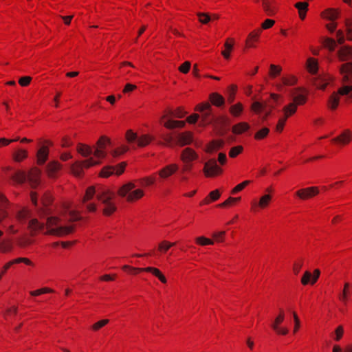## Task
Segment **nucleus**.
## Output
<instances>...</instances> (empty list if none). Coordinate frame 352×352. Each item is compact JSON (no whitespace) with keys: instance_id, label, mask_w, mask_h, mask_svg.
Wrapping results in <instances>:
<instances>
[{"instance_id":"obj_1","label":"nucleus","mask_w":352,"mask_h":352,"mask_svg":"<svg viewBox=\"0 0 352 352\" xmlns=\"http://www.w3.org/2000/svg\"><path fill=\"white\" fill-rule=\"evenodd\" d=\"M60 221V219L58 217H47L45 224V228L46 230L43 234L45 235L63 237L75 232V225L61 226Z\"/></svg>"},{"instance_id":"obj_39","label":"nucleus","mask_w":352,"mask_h":352,"mask_svg":"<svg viewBox=\"0 0 352 352\" xmlns=\"http://www.w3.org/2000/svg\"><path fill=\"white\" fill-rule=\"evenodd\" d=\"M350 287L351 285L349 283H345L344 284L342 293L338 296L339 300L341 301L344 305L347 304V302L349 301V299L351 296Z\"/></svg>"},{"instance_id":"obj_13","label":"nucleus","mask_w":352,"mask_h":352,"mask_svg":"<svg viewBox=\"0 0 352 352\" xmlns=\"http://www.w3.org/2000/svg\"><path fill=\"white\" fill-rule=\"evenodd\" d=\"M319 188L317 186H311L300 188L296 190L294 195L301 200L311 199L319 194Z\"/></svg>"},{"instance_id":"obj_21","label":"nucleus","mask_w":352,"mask_h":352,"mask_svg":"<svg viewBox=\"0 0 352 352\" xmlns=\"http://www.w3.org/2000/svg\"><path fill=\"white\" fill-rule=\"evenodd\" d=\"M192 141L193 133L190 131H184L177 134L175 144L179 146H184L190 144Z\"/></svg>"},{"instance_id":"obj_7","label":"nucleus","mask_w":352,"mask_h":352,"mask_svg":"<svg viewBox=\"0 0 352 352\" xmlns=\"http://www.w3.org/2000/svg\"><path fill=\"white\" fill-rule=\"evenodd\" d=\"M176 245L175 242H170L167 240L160 241L156 249L151 250L149 252L144 254H135L134 256L140 258L142 256H157L166 254L172 247Z\"/></svg>"},{"instance_id":"obj_33","label":"nucleus","mask_w":352,"mask_h":352,"mask_svg":"<svg viewBox=\"0 0 352 352\" xmlns=\"http://www.w3.org/2000/svg\"><path fill=\"white\" fill-rule=\"evenodd\" d=\"M156 181L155 175H152L148 177H144L138 179H135L133 182L137 184V186L141 187H148L155 184Z\"/></svg>"},{"instance_id":"obj_38","label":"nucleus","mask_w":352,"mask_h":352,"mask_svg":"<svg viewBox=\"0 0 352 352\" xmlns=\"http://www.w3.org/2000/svg\"><path fill=\"white\" fill-rule=\"evenodd\" d=\"M30 215L31 211L27 207H24L17 212L16 219L19 223H24L26 219L30 217Z\"/></svg>"},{"instance_id":"obj_24","label":"nucleus","mask_w":352,"mask_h":352,"mask_svg":"<svg viewBox=\"0 0 352 352\" xmlns=\"http://www.w3.org/2000/svg\"><path fill=\"white\" fill-rule=\"evenodd\" d=\"M32 236H36L45 230V223L40 222L37 219H32L28 223V226Z\"/></svg>"},{"instance_id":"obj_53","label":"nucleus","mask_w":352,"mask_h":352,"mask_svg":"<svg viewBox=\"0 0 352 352\" xmlns=\"http://www.w3.org/2000/svg\"><path fill=\"white\" fill-rule=\"evenodd\" d=\"M270 133V129L267 127H263L258 130L254 135L255 140L260 141L266 138Z\"/></svg>"},{"instance_id":"obj_5","label":"nucleus","mask_w":352,"mask_h":352,"mask_svg":"<svg viewBox=\"0 0 352 352\" xmlns=\"http://www.w3.org/2000/svg\"><path fill=\"white\" fill-rule=\"evenodd\" d=\"M40 148L36 152V164L39 166L43 165L48 160L50 153V147L53 146V143L50 140L39 139L38 141Z\"/></svg>"},{"instance_id":"obj_56","label":"nucleus","mask_w":352,"mask_h":352,"mask_svg":"<svg viewBox=\"0 0 352 352\" xmlns=\"http://www.w3.org/2000/svg\"><path fill=\"white\" fill-rule=\"evenodd\" d=\"M252 182L251 180H245L243 182L237 184L235 187H234L230 193L232 195L237 194L238 192L242 191L245 187H247L249 184Z\"/></svg>"},{"instance_id":"obj_9","label":"nucleus","mask_w":352,"mask_h":352,"mask_svg":"<svg viewBox=\"0 0 352 352\" xmlns=\"http://www.w3.org/2000/svg\"><path fill=\"white\" fill-rule=\"evenodd\" d=\"M110 144V139L107 136H101L96 142V145L94 147V158L96 160H100L102 162V160L105 158L107 156V152L105 151L106 147Z\"/></svg>"},{"instance_id":"obj_61","label":"nucleus","mask_w":352,"mask_h":352,"mask_svg":"<svg viewBox=\"0 0 352 352\" xmlns=\"http://www.w3.org/2000/svg\"><path fill=\"white\" fill-rule=\"evenodd\" d=\"M281 71L282 67L280 65L271 64L270 66L269 75L271 78H274L280 74Z\"/></svg>"},{"instance_id":"obj_11","label":"nucleus","mask_w":352,"mask_h":352,"mask_svg":"<svg viewBox=\"0 0 352 352\" xmlns=\"http://www.w3.org/2000/svg\"><path fill=\"white\" fill-rule=\"evenodd\" d=\"M272 200V196L270 194L264 195L259 199V201L253 199L250 202V211L258 212L260 210L266 209Z\"/></svg>"},{"instance_id":"obj_64","label":"nucleus","mask_w":352,"mask_h":352,"mask_svg":"<svg viewBox=\"0 0 352 352\" xmlns=\"http://www.w3.org/2000/svg\"><path fill=\"white\" fill-rule=\"evenodd\" d=\"M167 113H168L170 116H173L178 118H182L186 116L187 112L184 111V109L182 107H179L175 109L173 111H168Z\"/></svg>"},{"instance_id":"obj_4","label":"nucleus","mask_w":352,"mask_h":352,"mask_svg":"<svg viewBox=\"0 0 352 352\" xmlns=\"http://www.w3.org/2000/svg\"><path fill=\"white\" fill-rule=\"evenodd\" d=\"M195 111L201 113L200 126H206L212 124L214 116L212 113L211 104L208 102L199 103L195 107Z\"/></svg>"},{"instance_id":"obj_45","label":"nucleus","mask_w":352,"mask_h":352,"mask_svg":"<svg viewBox=\"0 0 352 352\" xmlns=\"http://www.w3.org/2000/svg\"><path fill=\"white\" fill-rule=\"evenodd\" d=\"M76 150L78 153H80L83 157H87L90 155L91 153L94 154V151L92 148L89 146L84 144L79 143L76 146Z\"/></svg>"},{"instance_id":"obj_2","label":"nucleus","mask_w":352,"mask_h":352,"mask_svg":"<svg viewBox=\"0 0 352 352\" xmlns=\"http://www.w3.org/2000/svg\"><path fill=\"white\" fill-rule=\"evenodd\" d=\"M137 184L134 182H129L123 184L118 190L119 197L124 198L129 204H134L140 200L145 195L141 188H136Z\"/></svg>"},{"instance_id":"obj_57","label":"nucleus","mask_w":352,"mask_h":352,"mask_svg":"<svg viewBox=\"0 0 352 352\" xmlns=\"http://www.w3.org/2000/svg\"><path fill=\"white\" fill-rule=\"evenodd\" d=\"M109 322V319H102V320H100L95 322L94 324H93L91 326L90 329L91 331L96 332V331H98L99 330H100L102 328H103L107 324H108Z\"/></svg>"},{"instance_id":"obj_26","label":"nucleus","mask_w":352,"mask_h":352,"mask_svg":"<svg viewBox=\"0 0 352 352\" xmlns=\"http://www.w3.org/2000/svg\"><path fill=\"white\" fill-rule=\"evenodd\" d=\"M19 263H24L26 265L34 267V263L30 258L19 257L6 263L3 267H4V271H8L13 265Z\"/></svg>"},{"instance_id":"obj_23","label":"nucleus","mask_w":352,"mask_h":352,"mask_svg":"<svg viewBox=\"0 0 352 352\" xmlns=\"http://www.w3.org/2000/svg\"><path fill=\"white\" fill-rule=\"evenodd\" d=\"M340 73L342 75V83H352V62H348L341 65Z\"/></svg>"},{"instance_id":"obj_50","label":"nucleus","mask_w":352,"mask_h":352,"mask_svg":"<svg viewBox=\"0 0 352 352\" xmlns=\"http://www.w3.org/2000/svg\"><path fill=\"white\" fill-rule=\"evenodd\" d=\"M241 197H228L225 201L218 205V207L220 208H229L236 205L238 202L241 201Z\"/></svg>"},{"instance_id":"obj_35","label":"nucleus","mask_w":352,"mask_h":352,"mask_svg":"<svg viewBox=\"0 0 352 352\" xmlns=\"http://www.w3.org/2000/svg\"><path fill=\"white\" fill-rule=\"evenodd\" d=\"M250 129V125L246 122H239L232 127V132L234 135H241Z\"/></svg>"},{"instance_id":"obj_28","label":"nucleus","mask_w":352,"mask_h":352,"mask_svg":"<svg viewBox=\"0 0 352 352\" xmlns=\"http://www.w3.org/2000/svg\"><path fill=\"white\" fill-rule=\"evenodd\" d=\"M62 165L58 161L50 162L46 168L47 176L50 178H55L57 173L61 169Z\"/></svg>"},{"instance_id":"obj_15","label":"nucleus","mask_w":352,"mask_h":352,"mask_svg":"<svg viewBox=\"0 0 352 352\" xmlns=\"http://www.w3.org/2000/svg\"><path fill=\"white\" fill-rule=\"evenodd\" d=\"M331 142L335 145L345 146L352 142V131L345 129L337 137L331 139Z\"/></svg>"},{"instance_id":"obj_32","label":"nucleus","mask_w":352,"mask_h":352,"mask_svg":"<svg viewBox=\"0 0 352 352\" xmlns=\"http://www.w3.org/2000/svg\"><path fill=\"white\" fill-rule=\"evenodd\" d=\"M339 14L340 12L338 9L327 8L321 12L320 16L323 19L334 21L338 18Z\"/></svg>"},{"instance_id":"obj_30","label":"nucleus","mask_w":352,"mask_h":352,"mask_svg":"<svg viewBox=\"0 0 352 352\" xmlns=\"http://www.w3.org/2000/svg\"><path fill=\"white\" fill-rule=\"evenodd\" d=\"M221 195V193L219 191V190H218V189H216V190H214L210 192V193L208 195V196H206L199 203V206H202L204 205H208V204H211L212 202L218 200L220 198Z\"/></svg>"},{"instance_id":"obj_6","label":"nucleus","mask_w":352,"mask_h":352,"mask_svg":"<svg viewBox=\"0 0 352 352\" xmlns=\"http://www.w3.org/2000/svg\"><path fill=\"white\" fill-rule=\"evenodd\" d=\"M101 164L100 160H96L94 157H89L83 161H77L72 165L71 170L76 177H81L83 174V168H89L91 166Z\"/></svg>"},{"instance_id":"obj_29","label":"nucleus","mask_w":352,"mask_h":352,"mask_svg":"<svg viewBox=\"0 0 352 352\" xmlns=\"http://www.w3.org/2000/svg\"><path fill=\"white\" fill-rule=\"evenodd\" d=\"M332 80L333 78L330 75L325 74L316 79L314 85L318 89L324 90Z\"/></svg>"},{"instance_id":"obj_62","label":"nucleus","mask_w":352,"mask_h":352,"mask_svg":"<svg viewBox=\"0 0 352 352\" xmlns=\"http://www.w3.org/2000/svg\"><path fill=\"white\" fill-rule=\"evenodd\" d=\"M243 151V147L241 145L233 146L230 149L228 153L229 157L231 158H235L239 155L241 154Z\"/></svg>"},{"instance_id":"obj_54","label":"nucleus","mask_w":352,"mask_h":352,"mask_svg":"<svg viewBox=\"0 0 352 352\" xmlns=\"http://www.w3.org/2000/svg\"><path fill=\"white\" fill-rule=\"evenodd\" d=\"M195 242L197 245L201 246H206L214 244V241L212 239L207 238L204 236L196 237L195 239Z\"/></svg>"},{"instance_id":"obj_51","label":"nucleus","mask_w":352,"mask_h":352,"mask_svg":"<svg viewBox=\"0 0 352 352\" xmlns=\"http://www.w3.org/2000/svg\"><path fill=\"white\" fill-rule=\"evenodd\" d=\"M28 153L25 149H18L13 153V159L15 162H20L28 157Z\"/></svg>"},{"instance_id":"obj_3","label":"nucleus","mask_w":352,"mask_h":352,"mask_svg":"<svg viewBox=\"0 0 352 352\" xmlns=\"http://www.w3.org/2000/svg\"><path fill=\"white\" fill-rule=\"evenodd\" d=\"M199 159L197 153L190 147L183 149L180 153V160L183 165L181 168L182 173H190L193 168V163Z\"/></svg>"},{"instance_id":"obj_16","label":"nucleus","mask_w":352,"mask_h":352,"mask_svg":"<svg viewBox=\"0 0 352 352\" xmlns=\"http://www.w3.org/2000/svg\"><path fill=\"white\" fill-rule=\"evenodd\" d=\"M292 103L296 106H302L306 104L308 99V94L303 88L298 87L295 89L292 92Z\"/></svg>"},{"instance_id":"obj_10","label":"nucleus","mask_w":352,"mask_h":352,"mask_svg":"<svg viewBox=\"0 0 352 352\" xmlns=\"http://www.w3.org/2000/svg\"><path fill=\"white\" fill-rule=\"evenodd\" d=\"M285 316V314L284 310L283 309H280L278 315L271 324L272 329L277 335L286 336L289 333L288 328L280 326L283 322Z\"/></svg>"},{"instance_id":"obj_44","label":"nucleus","mask_w":352,"mask_h":352,"mask_svg":"<svg viewBox=\"0 0 352 352\" xmlns=\"http://www.w3.org/2000/svg\"><path fill=\"white\" fill-rule=\"evenodd\" d=\"M298 109V107L292 102L289 103L283 108V117L288 119L289 118L294 116Z\"/></svg>"},{"instance_id":"obj_8","label":"nucleus","mask_w":352,"mask_h":352,"mask_svg":"<svg viewBox=\"0 0 352 352\" xmlns=\"http://www.w3.org/2000/svg\"><path fill=\"white\" fill-rule=\"evenodd\" d=\"M203 172L206 177H216L223 174V170L217 163L215 159H210L204 166Z\"/></svg>"},{"instance_id":"obj_22","label":"nucleus","mask_w":352,"mask_h":352,"mask_svg":"<svg viewBox=\"0 0 352 352\" xmlns=\"http://www.w3.org/2000/svg\"><path fill=\"white\" fill-rule=\"evenodd\" d=\"M41 170L37 167H34L30 170L27 175L28 181L32 188H36L40 184Z\"/></svg>"},{"instance_id":"obj_43","label":"nucleus","mask_w":352,"mask_h":352,"mask_svg":"<svg viewBox=\"0 0 352 352\" xmlns=\"http://www.w3.org/2000/svg\"><path fill=\"white\" fill-rule=\"evenodd\" d=\"M155 140L154 136L150 134H144L138 137L137 143L139 147H144L148 145L153 140Z\"/></svg>"},{"instance_id":"obj_63","label":"nucleus","mask_w":352,"mask_h":352,"mask_svg":"<svg viewBox=\"0 0 352 352\" xmlns=\"http://www.w3.org/2000/svg\"><path fill=\"white\" fill-rule=\"evenodd\" d=\"M303 264H304V261L302 258H297L294 262L293 267H292V271L295 275H298L300 273L301 268L303 266Z\"/></svg>"},{"instance_id":"obj_36","label":"nucleus","mask_w":352,"mask_h":352,"mask_svg":"<svg viewBox=\"0 0 352 352\" xmlns=\"http://www.w3.org/2000/svg\"><path fill=\"white\" fill-rule=\"evenodd\" d=\"M209 100L212 104L220 107L225 104L224 98L219 94L214 92L209 95Z\"/></svg>"},{"instance_id":"obj_20","label":"nucleus","mask_w":352,"mask_h":352,"mask_svg":"<svg viewBox=\"0 0 352 352\" xmlns=\"http://www.w3.org/2000/svg\"><path fill=\"white\" fill-rule=\"evenodd\" d=\"M170 115L168 113H166L162 116L160 118L161 124H163L164 126L168 129H173L177 128H183L184 127L186 122L182 120H173L170 119H167V118Z\"/></svg>"},{"instance_id":"obj_25","label":"nucleus","mask_w":352,"mask_h":352,"mask_svg":"<svg viewBox=\"0 0 352 352\" xmlns=\"http://www.w3.org/2000/svg\"><path fill=\"white\" fill-rule=\"evenodd\" d=\"M179 169V166L177 164H170L165 166L158 172V175L162 179H167L174 175Z\"/></svg>"},{"instance_id":"obj_55","label":"nucleus","mask_w":352,"mask_h":352,"mask_svg":"<svg viewBox=\"0 0 352 352\" xmlns=\"http://www.w3.org/2000/svg\"><path fill=\"white\" fill-rule=\"evenodd\" d=\"M13 248L12 242L10 240H4L0 242V252L8 253Z\"/></svg>"},{"instance_id":"obj_40","label":"nucleus","mask_w":352,"mask_h":352,"mask_svg":"<svg viewBox=\"0 0 352 352\" xmlns=\"http://www.w3.org/2000/svg\"><path fill=\"white\" fill-rule=\"evenodd\" d=\"M339 103L340 96L338 94L333 92L328 99L327 107L330 110L334 111L338 108Z\"/></svg>"},{"instance_id":"obj_60","label":"nucleus","mask_w":352,"mask_h":352,"mask_svg":"<svg viewBox=\"0 0 352 352\" xmlns=\"http://www.w3.org/2000/svg\"><path fill=\"white\" fill-rule=\"evenodd\" d=\"M122 269L124 272L135 275L141 272H144V267H135L128 265L122 266Z\"/></svg>"},{"instance_id":"obj_19","label":"nucleus","mask_w":352,"mask_h":352,"mask_svg":"<svg viewBox=\"0 0 352 352\" xmlns=\"http://www.w3.org/2000/svg\"><path fill=\"white\" fill-rule=\"evenodd\" d=\"M115 198V193L109 188H100L97 190V199L103 204L114 201Z\"/></svg>"},{"instance_id":"obj_49","label":"nucleus","mask_w":352,"mask_h":352,"mask_svg":"<svg viewBox=\"0 0 352 352\" xmlns=\"http://www.w3.org/2000/svg\"><path fill=\"white\" fill-rule=\"evenodd\" d=\"M281 81L286 86H294L297 84L298 78L296 76L292 74L284 75L281 78Z\"/></svg>"},{"instance_id":"obj_42","label":"nucleus","mask_w":352,"mask_h":352,"mask_svg":"<svg viewBox=\"0 0 352 352\" xmlns=\"http://www.w3.org/2000/svg\"><path fill=\"white\" fill-rule=\"evenodd\" d=\"M307 69L311 74H316L318 70V63L317 59L310 57L307 60Z\"/></svg>"},{"instance_id":"obj_41","label":"nucleus","mask_w":352,"mask_h":352,"mask_svg":"<svg viewBox=\"0 0 352 352\" xmlns=\"http://www.w3.org/2000/svg\"><path fill=\"white\" fill-rule=\"evenodd\" d=\"M309 3L307 2H297L294 7L298 9L299 17L301 20H304L308 11Z\"/></svg>"},{"instance_id":"obj_12","label":"nucleus","mask_w":352,"mask_h":352,"mask_svg":"<svg viewBox=\"0 0 352 352\" xmlns=\"http://www.w3.org/2000/svg\"><path fill=\"white\" fill-rule=\"evenodd\" d=\"M212 124L213 125L216 133L218 135H223L228 130V127L230 124V120L226 116H219L214 117Z\"/></svg>"},{"instance_id":"obj_46","label":"nucleus","mask_w":352,"mask_h":352,"mask_svg":"<svg viewBox=\"0 0 352 352\" xmlns=\"http://www.w3.org/2000/svg\"><path fill=\"white\" fill-rule=\"evenodd\" d=\"M267 108V101L261 102L258 101L254 102L250 107V109L255 114H260L265 109Z\"/></svg>"},{"instance_id":"obj_58","label":"nucleus","mask_w":352,"mask_h":352,"mask_svg":"<svg viewBox=\"0 0 352 352\" xmlns=\"http://www.w3.org/2000/svg\"><path fill=\"white\" fill-rule=\"evenodd\" d=\"M97 195V190H96L94 186H89L87 188L85 194L82 199V202L85 203L89 200H91L94 195Z\"/></svg>"},{"instance_id":"obj_17","label":"nucleus","mask_w":352,"mask_h":352,"mask_svg":"<svg viewBox=\"0 0 352 352\" xmlns=\"http://www.w3.org/2000/svg\"><path fill=\"white\" fill-rule=\"evenodd\" d=\"M320 275V270L315 269L313 273L309 271H305L301 278L300 283L302 285L305 286L309 284L314 285L318 280Z\"/></svg>"},{"instance_id":"obj_48","label":"nucleus","mask_w":352,"mask_h":352,"mask_svg":"<svg viewBox=\"0 0 352 352\" xmlns=\"http://www.w3.org/2000/svg\"><path fill=\"white\" fill-rule=\"evenodd\" d=\"M243 111V105L241 102H237L236 104L232 105L229 109L230 113L234 117H239L241 116Z\"/></svg>"},{"instance_id":"obj_31","label":"nucleus","mask_w":352,"mask_h":352,"mask_svg":"<svg viewBox=\"0 0 352 352\" xmlns=\"http://www.w3.org/2000/svg\"><path fill=\"white\" fill-rule=\"evenodd\" d=\"M225 142L221 139L213 140L207 144L206 151L210 153H213L222 148Z\"/></svg>"},{"instance_id":"obj_52","label":"nucleus","mask_w":352,"mask_h":352,"mask_svg":"<svg viewBox=\"0 0 352 352\" xmlns=\"http://www.w3.org/2000/svg\"><path fill=\"white\" fill-rule=\"evenodd\" d=\"M176 135H177V134H175L174 133H168L164 134L162 136V139L165 142V144L166 146H172L176 145L175 144Z\"/></svg>"},{"instance_id":"obj_27","label":"nucleus","mask_w":352,"mask_h":352,"mask_svg":"<svg viewBox=\"0 0 352 352\" xmlns=\"http://www.w3.org/2000/svg\"><path fill=\"white\" fill-rule=\"evenodd\" d=\"M235 41L233 38H228L223 45L224 50L221 51V55L223 57L229 60L231 56V53L233 50Z\"/></svg>"},{"instance_id":"obj_47","label":"nucleus","mask_w":352,"mask_h":352,"mask_svg":"<svg viewBox=\"0 0 352 352\" xmlns=\"http://www.w3.org/2000/svg\"><path fill=\"white\" fill-rule=\"evenodd\" d=\"M117 210V206L114 201L109 202L107 204H104V208L102 210V213L104 216H111Z\"/></svg>"},{"instance_id":"obj_18","label":"nucleus","mask_w":352,"mask_h":352,"mask_svg":"<svg viewBox=\"0 0 352 352\" xmlns=\"http://www.w3.org/2000/svg\"><path fill=\"white\" fill-rule=\"evenodd\" d=\"M262 9L268 16H274L278 12V6L276 0H261Z\"/></svg>"},{"instance_id":"obj_37","label":"nucleus","mask_w":352,"mask_h":352,"mask_svg":"<svg viewBox=\"0 0 352 352\" xmlns=\"http://www.w3.org/2000/svg\"><path fill=\"white\" fill-rule=\"evenodd\" d=\"M338 54L340 60H348L352 58V47L346 46L342 47L340 49Z\"/></svg>"},{"instance_id":"obj_14","label":"nucleus","mask_w":352,"mask_h":352,"mask_svg":"<svg viewBox=\"0 0 352 352\" xmlns=\"http://www.w3.org/2000/svg\"><path fill=\"white\" fill-rule=\"evenodd\" d=\"M262 30L260 28L255 29L250 32L245 40L244 50L256 48Z\"/></svg>"},{"instance_id":"obj_34","label":"nucleus","mask_w":352,"mask_h":352,"mask_svg":"<svg viewBox=\"0 0 352 352\" xmlns=\"http://www.w3.org/2000/svg\"><path fill=\"white\" fill-rule=\"evenodd\" d=\"M144 272L151 273L152 275L157 278L162 283H166L167 279L163 273L157 267H144Z\"/></svg>"},{"instance_id":"obj_59","label":"nucleus","mask_w":352,"mask_h":352,"mask_svg":"<svg viewBox=\"0 0 352 352\" xmlns=\"http://www.w3.org/2000/svg\"><path fill=\"white\" fill-rule=\"evenodd\" d=\"M54 289H52L50 287H42V288H40V289H36L34 291H31L30 292V294L32 296H40L42 294L54 293Z\"/></svg>"}]
</instances>
